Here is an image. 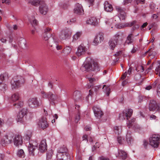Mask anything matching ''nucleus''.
I'll list each match as a JSON object with an SVG mask.
<instances>
[{
    "mask_svg": "<svg viewBox=\"0 0 160 160\" xmlns=\"http://www.w3.org/2000/svg\"><path fill=\"white\" fill-rule=\"evenodd\" d=\"M81 69L82 71L90 70L97 72L99 70L98 67L96 63H92L91 62L88 63H84L81 68Z\"/></svg>",
    "mask_w": 160,
    "mask_h": 160,
    "instance_id": "1",
    "label": "nucleus"
},
{
    "mask_svg": "<svg viewBox=\"0 0 160 160\" xmlns=\"http://www.w3.org/2000/svg\"><path fill=\"white\" fill-rule=\"evenodd\" d=\"M160 142V136L158 135H153L149 138V144L152 147L157 148Z\"/></svg>",
    "mask_w": 160,
    "mask_h": 160,
    "instance_id": "2",
    "label": "nucleus"
},
{
    "mask_svg": "<svg viewBox=\"0 0 160 160\" xmlns=\"http://www.w3.org/2000/svg\"><path fill=\"white\" fill-rule=\"evenodd\" d=\"M19 94L18 93H16L12 94L11 98V99L13 102L18 101V103H14L13 104V106H16L17 108H19L22 106V103L19 101Z\"/></svg>",
    "mask_w": 160,
    "mask_h": 160,
    "instance_id": "3",
    "label": "nucleus"
},
{
    "mask_svg": "<svg viewBox=\"0 0 160 160\" xmlns=\"http://www.w3.org/2000/svg\"><path fill=\"white\" fill-rule=\"evenodd\" d=\"M42 97L44 98H48L51 103H54V102L57 98V96L51 92H49L47 94L45 92H42Z\"/></svg>",
    "mask_w": 160,
    "mask_h": 160,
    "instance_id": "4",
    "label": "nucleus"
},
{
    "mask_svg": "<svg viewBox=\"0 0 160 160\" xmlns=\"http://www.w3.org/2000/svg\"><path fill=\"white\" fill-rule=\"evenodd\" d=\"M28 104L30 108H38L39 106V102L37 99L36 98L29 99L28 101Z\"/></svg>",
    "mask_w": 160,
    "mask_h": 160,
    "instance_id": "5",
    "label": "nucleus"
},
{
    "mask_svg": "<svg viewBox=\"0 0 160 160\" xmlns=\"http://www.w3.org/2000/svg\"><path fill=\"white\" fill-rule=\"evenodd\" d=\"M87 48L83 45H80L78 48L76 52L78 57L84 55L87 52Z\"/></svg>",
    "mask_w": 160,
    "mask_h": 160,
    "instance_id": "6",
    "label": "nucleus"
},
{
    "mask_svg": "<svg viewBox=\"0 0 160 160\" xmlns=\"http://www.w3.org/2000/svg\"><path fill=\"white\" fill-rule=\"evenodd\" d=\"M27 113V109L25 108L22 109L18 114L16 118L17 121L21 123H23L24 121V117Z\"/></svg>",
    "mask_w": 160,
    "mask_h": 160,
    "instance_id": "7",
    "label": "nucleus"
},
{
    "mask_svg": "<svg viewBox=\"0 0 160 160\" xmlns=\"http://www.w3.org/2000/svg\"><path fill=\"white\" fill-rule=\"evenodd\" d=\"M136 22L134 21L131 23L130 24L128 23L120 24L118 26V28L119 29L122 28L127 27H131L134 25L133 27L132 28V30H134L135 29L138 28L139 26L138 24H135Z\"/></svg>",
    "mask_w": 160,
    "mask_h": 160,
    "instance_id": "8",
    "label": "nucleus"
},
{
    "mask_svg": "<svg viewBox=\"0 0 160 160\" xmlns=\"http://www.w3.org/2000/svg\"><path fill=\"white\" fill-rule=\"evenodd\" d=\"M57 43V40L55 34L53 33L51 34V37L49 38L48 42V45L50 47L54 48L56 46Z\"/></svg>",
    "mask_w": 160,
    "mask_h": 160,
    "instance_id": "9",
    "label": "nucleus"
},
{
    "mask_svg": "<svg viewBox=\"0 0 160 160\" xmlns=\"http://www.w3.org/2000/svg\"><path fill=\"white\" fill-rule=\"evenodd\" d=\"M104 37L102 33L98 34L94 38L92 44L94 45H97L103 41Z\"/></svg>",
    "mask_w": 160,
    "mask_h": 160,
    "instance_id": "10",
    "label": "nucleus"
},
{
    "mask_svg": "<svg viewBox=\"0 0 160 160\" xmlns=\"http://www.w3.org/2000/svg\"><path fill=\"white\" fill-rule=\"evenodd\" d=\"M74 13L78 15L84 14V11L82 5L79 3L75 4L74 9Z\"/></svg>",
    "mask_w": 160,
    "mask_h": 160,
    "instance_id": "11",
    "label": "nucleus"
},
{
    "mask_svg": "<svg viewBox=\"0 0 160 160\" xmlns=\"http://www.w3.org/2000/svg\"><path fill=\"white\" fill-rule=\"evenodd\" d=\"M93 110L95 116L97 118L100 119L103 115V112L98 106H94Z\"/></svg>",
    "mask_w": 160,
    "mask_h": 160,
    "instance_id": "12",
    "label": "nucleus"
},
{
    "mask_svg": "<svg viewBox=\"0 0 160 160\" xmlns=\"http://www.w3.org/2000/svg\"><path fill=\"white\" fill-rule=\"evenodd\" d=\"M56 157L58 160H70L68 153H57Z\"/></svg>",
    "mask_w": 160,
    "mask_h": 160,
    "instance_id": "13",
    "label": "nucleus"
},
{
    "mask_svg": "<svg viewBox=\"0 0 160 160\" xmlns=\"http://www.w3.org/2000/svg\"><path fill=\"white\" fill-rule=\"evenodd\" d=\"M39 11L40 13L43 15H45L48 11L47 6L43 1L41 2L39 7Z\"/></svg>",
    "mask_w": 160,
    "mask_h": 160,
    "instance_id": "14",
    "label": "nucleus"
},
{
    "mask_svg": "<svg viewBox=\"0 0 160 160\" xmlns=\"http://www.w3.org/2000/svg\"><path fill=\"white\" fill-rule=\"evenodd\" d=\"M115 9L119 13V17L120 19L124 20L126 17V14L124 12V9L120 7L117 6Z\"/></svg>",
    "mask_w": 160,
    "mask_h": 160,
    "instance_id": "15",
    "label": "nucleus"
},
{
    "mask_svg": "<svg viewBox=\"0 0 160 160\" xmlns=\"http://www.w3.org/2000/svg\"><path fill=\"white\" fill-rule=\"evenodd\" d=\"M38 126L43 129L48 126V124L46 121V118H42L38 122Z\"/></svg>",
    "mask_w": 160,
    "mask_h": 160,
    "instance_id": "16",
    "label": "nucleus"
},
{
    "mask_svg": "<svg viewBox=\"0 0 160 160\" xmlns=\"http://www.w3.org/2000/svg\"><path fill=\"white\" fill-rule=\"evenodd\" d=\"M149 108L150 111H154L156 110H158L159 108L156 101L154 100H152L150 102Z\"/></svg>",
    "mask_w": 160,
    "mask_h": 160,
    "instance_id": "17",
    "label": "nucleus"
},
{
    "mask_svg": "<svg viewBox=\"0 0 160 160\" xmlns=\"http://www.w3.org/2000/svg\"><path fill=\"white\" fill-rule=\"evenodd\" d=\"M14 143L16 146L21 145L22 143V138L21 136L17 135L14 138Z\"/></svg>",
    "mask_w": 160,
    "mask_h": 160,
    "instance_id": "18",
    "label": "nucleus"
},
{
    "mask_svg": "<svg viewBox=\"0 0 160 160\" xmlns=\"http://www.w3.org/2000/svg\"><path fill=\"white\" fill-rule=\"evenodd\" d=\"M47 145L46 140H42L39 146V151L41 152H43L47 150Z\"/></svg>",
    "mask_w": 160,
    "mask_h": 160,
    "instance_id": "19",
    "label": "nucleus"
},
{
    "mask_svg": "<svg viewBox=\"0 0 160 160\" xmlns=\"http://www.w3.org/2000/svg\"><path fill=\"white\" fill-rule=\"evenodd\" d=\"M116 156L117 157L123 160L126 159L127 157L126 153L122 150H118V153H116Z\"/></svg>",
    "mask_w": 160,
    "mask_h": 160,
    "instance_id": "20",
    "label": "nucleus"
},
{
    "mask_svg": "<svg viewBox=\"0 0 160 160\" xmlns=\"http://www.w3.org/2000/svg\"><path fill=\"white\" fill-rule=\"evenodd\" d=\"M133 112L132 110L131 109H128L125 110L123 112V116L124 119L127 118L128 120L132 116Z\"/></svg>",
    "mask_w": 160,
    "mask_h": 160,
    "instance_id": "21",
    "label": "nucleus"
},
{
    "mask_svg": "<svg viewBox=\"0 0 160 160\" xmlns=\"http://www.w3.org/2000/svg\"><path fill=\"white\" fill-rule=\"evenodd\" d=\"M98 22L97 19L95 17H91L87 20V23L88 24L93 25H97L98 24Z\"/></svg>",
    "mask_w": 160,
    "mask_h": 160,
    "instance_id": "22",
    "label": "nucleus"
},
{
    "mask_svg": "<svg viewBox=\"0 0 160 160\" xmlns=\"http://www.w3.org/2000/svg\"><path fill=\"white\" fill-rule=\"evenodd\" d=\"M104 9L106 11L110 12L113 10V7L111 4L106 1L104 4Z\"/></svg>",
    "mask_w": 160,
    "mask_h": 160,
    "instance_id": "23",
    "label": "nucleus"
},
{
    "mask_svg": "<svg viewBox=\"0 0 160 160\" xmlns=\"http://www.w3.org/2000/svg\"><path fill=\"white\" fill-rule=\"evenodd\" d=\"M118 39H112L110 40L109 42V46L110 48L113 50L114 48L116 46L117 44Z\"/></svg>",
    "mask_w": 160,
    "mask_h": 160,
    "instance_id": "24",
    "label": "nucleus"
},
{
    "mask_svg": "<svg viewBox=\"0 0 160 160\" xmlns=\"http://www.w3.org/2000/svg\"><path fill=\"white\" fill-rule=\"evenodd\" d=\"M11 83L12 88L13 89L18 88L21 85V83L19 81H15L12 80Z\"/></svg>",
    "mask_w": 160,
    "mask_h": 160,
    "instance_id": "25",
    "label": "nucleus"
},
{
    "mask_svg": "<svg viewBox=\"0 0 160 160\" xmlns=\"http://www.w3.org/2000/svg\"><path fill=\"white\" fill-rule=\"evenodd\" d=\"M68 153L67 148L64 145L59 148L58 151L57 153Z\"/></svg>",
    "mask_w": 160,
    "mask_h": 160,
    "instance_id": "26",
    "label": "nucleus"
},
{
    "mask_svg": "<svg viewBox=\"0 0 160 160\" xmlns=\"http://www.w3.org/2000/svg\"><path fill=\"white\" fill-rule=\"evenodd\" d=\"M134 41L133 39V35L132 34H130L127 37V39L126 41L125 44H131Z\"/></svg>",
    "mask_w": 160,
    "mask_h": 160,
    "instance_id": "27",
    "label": "nucleus"
},
{
    "mask_svg": "<svg viewBox=\"0 0 160 160\" xmlns=\"http://www.w3.org/2000/svg\"><path fill=\"white\" fill-rule=\"evenodd\" d=\"M81 94L78 91H75L74 92L73 95V98L76 101L79 100L81 98Z\"/></svg>",
    "mask_w": 160,
    "mask_h": 160,
    "instance_id": "28",
    "label": "nucleus"
},
{
    "mask_svg": "<svg viewBox=\"0 0 160 160\" xmlns=\"http://www.w3.org/2000/svg\"><path fill=\"white\" fill-rule=\"evenodd\" d=\"M43 1V0H31L29 2L32 5L34 6H37L38 5L40 6L41 3V2Z\"/></svg>",
    "mask_w": 160,
    "mask_h": 160,
    "instance_id": "29",
    "label": "nucleus"
},
{
    "mask_svg": "<svg viewBox=\"0 0 160 160\" xmlns=\"http://www.w3.org/2000/svg\"><path fill=\"white\" fill-rule=\"evenodd\" d=\"M36 147L31 144H30L28 146V149L29 154L32 156L34 155V151L36 149Z\"/></svg>",
    "mask_w": 160,
    "mask_h": 160,
    "instance_id": "30",
    "label": "nucleus"
},
{
    "mask_svg": "<svg viewBox=\"0 0 160 160\" xmlns=\"http://www.w3.org/2000/svg\"><path fill=\"white\" fill-rule=\"evenodd\" d=\"M63 33L68 38L71 34V30L69 28H66L62 30Z\"/></svg>",
    "mask_w": 160,
    "mask_h": 160,
    "instance_id": "31",
    "label": "nucleus"
},
{
    "mask_svg": "<svg viewBox=\"0 0 160 160\" xmlns=\"http://www.w3.org/2000/svg\"><path fill=\"white\" fill-rule=\"evenodd\" d=\"M26 44V40L22 38H20L19 39L18 45L21 47L25 46Z\"/></svg>",
    "mask_w": 160,
    "mask_h": 160,
    "instance_id": "32",
    "label": "nucleus"
},
{
    "mask_svg": "<svg viewBox=\"0 0 160 160\" xmlns=\"http://www.w3.org/2000/svg\"><path fill=\"white\" fill-rule=\"evenodd\" d=\"M126 140L128 144H131L133 142V139L129 133L128 132L126 135Z\"/></svg>",
    "mask_w": 160,
    "mask_h": 160,
    "instance_id": "33",
    "label": "nucleus"
},
{
    "mask_svg": "<svg viewBox=\"0 0 160 160\" xmlns=\"http://www.w3.org/2000/svg\"><path fill=\"white\" fill-rule=\"evenodd\" d=\"M7 137L6 141L7 142V144H11L12 143L14 140L13 137L12 135H9L6 136Z\"/></svg>",
    "mask_w": 160,
    "mask_h": 160,
    "instance_id": "34",
    "label": "nucleus"
},
{
    "mask_svg": "<svg viewBox=\"0 0 160 160\" xmlns=\"http://www.w3.org/2000/svg\"><path fill=\"white\" fill-rule=\"evenodd\" d=\"M102 89L103 91L106 93L107 96H108L109 95L110 91V89L108 86H106V85L103 86Z\"/></svg>",
    "mask_w": 160,
    "mask_h": 160,
    "instance_id": "35",
    "label": "nucleus"
},
{
    "mask_svg": "<svg viewBox=\"0 0 160 160\" xmlns=\"http://www.w3.org/2000/svg\"><path fill=\"white\" fill-rule=\"evenodd\" d=\"M82 34V32L81 31L78 32L73 36V40H76L79 39Z\"/></svg>",
    "mask_w": 160,
    "mask_h": 160,
    "instance_id": "36",
    "label": "nucleus"
},
{
    "mask_svg": "<svg viewBox=\"0 0 160 160\" xmlns=\"http://www.w3.org/2000/svg\"><path fill=\"white\" fill-rule=\"evenodd\" d=\"M6 139L7 137L6 136L3 137L1 139L0 142V144L2 146L5 147L8 145Z\"/></svg>",
    "mask_w": 160,
    "mask_h": 160,
    "instance_id": "37",
    "label": "nucleus"
},
{
    "mask_svg": "<svg viewBox=\"0 0 160 160\" xmlns=\"http://www.w3.org/2000/svg\"><path fill=\"white\" fill-rule=\"evenodd\" d=\"M114 132L117 134H119L121 132V126H115L114 128Z\"/></svg>",
    "mask_w": 160,
    "mask_h": 160,
    "instance_id": "38",
    "label": "nucleus"
},
{
    "mask_svg": "<svg viewBox=\"0 0 160 160\" xmlns=\"http://www.w3.org/2000/svg\"><path fill=\"white\" fill-rule=\"evenodd\" d=\"M17 155L20 158H24L25 156V154L24 151L22 149L18 150Z\"/></svg>",
    "mask_w": 160,
    "mask_h": 160,
    "instance_id": "39",
    "label": "nucleus"
},
{
    "mask_svg": "<svg viewBox=\"0 0 160 160\" xmlns=\"http://www.w3.org/2000/svg\"><path fill=\"white\" fill-rule=\"evenodd\" d=\"M71 51V48L69 47H67L65 48L63 52L66 55H68L70 53Z\"/></svg>",
    "mask_w": 160,
    "mask_h": 160,
    "instance_id": "40",
    "label": "nucleus"
},
{
    "mask_svg": "<svg viewBox=\"0 0 160 160\" xmlns=\"http://www.w3.org/2000/svg\"><path fill=\"white\" fill-rule=\"evenodd\" d=\"M113 20L112 19H107L105 20V23L107 25L111 27V28H113L112 23Z\"/></svg>",
    "mask_w": 160,
    "mask_h": 160,
    "instance_id": "41",
    "label": "nucleus"
},
{
    "mask_svg": "<svg viewBox=\"0 0 160 160\" xmlns=\"http://www.w3.org/2000/svg\"><path fill=\"white\" fill-rule=\"evenodd\" d=\"M135 121V118H132L131 120H128L127 122V125L129 128L131 127L134 124V122Z\"/></svg>",
    "mask_w": 160,
    "mask_h": 160,
    "instance_id": "42",
    "label": "nucleus"
},
{
    "mask_svg": "<svg viewBox=\"0 0 160 160\" xmlns=\"http://www.w3.org/2000/svg\"><path fill=\"white\" fill-rule=\"evenodd\" d=\"M53 153V151L52 150L48 152L47 154V160H49L51 159Z\"/></svg>",
    "mask_w": 160,
    "mask_h": 160,
    "instance_id": "43",
    "label": "nucleus"
},
{
    "mask_svg": "<svg viewBox=\"0 0 160 160\" xmlns=\"http://www.w3.org/2000/svg\"><path fill=\"white\" fill-rule=\"evenodd\" d=\"M7 76V75L6 74H3L0 75V84L5 79Z\"/></svg>",
    "mask_w": 160,
    "mask_h": 160,
    "instance_id": "44",
    "label": "nucleus"
},
{
    "mask_svg": "<svg viewBox=\"0 0 160 160\" xmlns=\"http://www.w3.org/2000/svg\"><path fill=\"white\" fill-rule=\"evenodd\" d=\"M99 87L98 86H94V87H92L91 89L89 90V94L88 96V97H89V95H91L92 94V92L93 91H96L97 90L99 89Z\"/></svg>",
    "mask_w": 160,
    "mask_h": 160,
    "instance_id": "45",
    "label": "nucleus"
},
{
    "mask_svg": "<svg viewBox=\"0 0 160 160\" xmlns=\"http://www.w3.org/2000/svg\"><path fill=\"white\" fill-rule=\"evenodd\" d=\"M8 87L6 84L3 83L0 84V89L2 91H4L7 89Z\"/></svg>",
    "mask_w": 160,
    "mask_h": 160,
    "instance_id": "46",
    "label": "nucleus"
},
{
    "mask_svg": "<svg viewBox=\"0 0 160 160\" xmlns=\"http://www.w3.org/2000/svg\"><path fill=\"white\" fill-rule=\"evenodd\" d=\"M136 70L138 72H143L144 71V69L142 66L139 65L136 68Z\"/></svg>",
    "mask_w": 160,
    "mask_h": 160,
    "instance_id": "47",
    "label": "nucleus"
},
{
    "mask_svg": "<svg viewBox=\"0 0 160 160\" xmlns=\"http://www.w3.org/2000/svg\"><path fill=\"white\" fill-rule=\"evenodd\" d=\"M30 22L33 25H36L38 23L37 21L34 18H33L32 19H30Z\"/></svg>",
    "mask_w": 160,
    "mask_h": 160,
    "instance_id": "48",
    "label": "nucleus"
},
{
    "mask_svg": "<svg viewBox=\"0 0 160 160\" xmlns=\"http://www.w3.org/2000/svg\"><path fill=\"white\" fill-rule=\"evenodd\" d=\"M60 38L62 40L66 39L68 38L63 33V32L62 31L61 34L59 36Z\"/></svg>",
    "mask_w": 160,
    "mask_h": 160,
    "instance_id": "49",
    "label": "nucleus"
},
{
    "mask_svg": "<svg viewBox=\"0 0 160 160\" xmlns=\"http://www.w3.org/2000/svg\"><path fill=\"white\" fill-rule=\"evenodd\" d=\"M150 8L152 11H153L155 10V4L153 3H151L150 5Z\"/></svg>",
    "mask_w": 160,
    "mask_h": 160,
    "instance_id": "50",
    "label": "nucleus"
},
{
    "mask_svg": "<svg viewBox=\"0 0 160 160\" xmlns=\"http://www.w3.org/2000/svg\"><path fill=\"white\" fill-rule=\"evenodd\" d=\"M80 119V114L79 112H78L77 115L75 118V122L77 123Z\"/></svg>",
    "mask_w": 160,
    "mask_h": 160,
    "instance_id": "51",
    "label": "nucleus"
},
{
    "mask_svg": "<svg viewBox=\"0 0 160 160\" xmlns=\"http://www.w3.org/2000/svg\"><path fill=\"white\" fill-rule=\"evenodd\" d=\"M132 1V0H123V4L124 5H127L130 3Z\"/></svg>",
    "mask_w": 160,
    "mask_h": 160,
    "instance_id": "52",
    "label": "nucleus"
},
{
    "mask_svg": "<svg viewBox=\"0 0 160 160\" xmlns=\"http://www.w3.org/2000/svg\"><path fill=\"white\" fill-rule=\"evenodd\" d=\"M133 128L135 130H140L141 128V127L138 124H135L134 125Z\"/></svg>",
    "mask_w": 160,
    "mask_h": 160,
    "instance_id": "53",
    "label": "nucleus"
},
{
    "mask_svg": "<svg viewBox=\"0 0 160 160\" xmlns=\"http://www.w3.org/2000/svg\"><path fill=\"white\" fill-rule=\"evenodd\" d=\"M155 71L157 72L156 74H158V75L160 76V66H158L155 69Z\"/></svg>",
    "mask_w": 160,
    "mask_h": 160,
    "instance_id": "54",
    "label": "nucleus"
},
{
    "mask_svg": "<svg viewBox=\"0 0 160 160\" xmlns=\"http://www.w3.org/2000/svg\"><path fill=\"white\" fill-rule=\"evenodd\" d=\"M136 3L138 4L139 3H141V4H143L144 3V0H136Z\"/></svg>",
    "mask_w": 160,
    "mask_h": 160,
    "instance_id": "55",
    "label": "nucleus"
},
{
    "mask_svg": "<svg viewBox=\"0 0 160 160\" xmlns=\"http://www.w3.org/2000/svg\"><path fill=\"white\" fill-rule=\"evenodd\" d=\"M2 2L3 3H5L7 4H8L10 3V0H2Z\"/></svg>",
    "mask_w": 160,
    "mask_h": 160,
    "instance_id": "56",
    "label": "nucleus"
},
{
    "mask_svg": "<svg viewBox=\"0 0 160 160\" xmlns=\"http://www.w3.org/2000/svg\"><path fill=\"white\" fill-rule=\"evenodd\" d=\"M54 47H56L57 49L58 50H61L62 49V47L61 45H59L57 44V43L56 44V46H54Z\"/></svg>",
    "mask_w": 160,
    "mask_h": 160,
    "instance_id": "57",
    "label": "nucleus"
},
{
    "mask_svg": "<svg viewBox=\"0 0 160 160\" xmlns=\"http://www.w3.org/2000/svg\"><path fill=\"white\" fill-rule=\"evenodd\" d=\"M85 1L90 4L92 5L93 4L94 0H85Z\"/></svg>",
    "mask_w": 160,
    "mask_h": 160,
    "instance_id": "58",
    "label": "nucleus"
},
{
    "mask_svg": "<svg viewBox=\"0 0 160 160\" xmlns=\"http://www.w3.org/2000/svg\"><path fill=\"white\" fill-rule=\"evenodd\" d=\"M51 28H45L44 29V32L45 33H47L48 32L51 31Z\"/></svg>",
    "mask_w": 160,
    "mask_h": 160,
    "instance_id": "59",
    "label": "nucleus"
},
{
    "mask_svg": "<svg viewBox=\"0 0 160 160\" xmlns=\"http://www.w3.org/2000/svg\"><path fill=\"white\" fill-rule=\"evenodd\" d=\"M157 92L158 95H160V83L158 84Z\"/></svg>",
    "mask_w": 160,
    "mask_h": 160,
    "instance_id": "60",
    "label": "nucleus"
},
{
    "mask_svg": "<svg viewBox=\"0 0 160 160\" xmlns=\"http://www.w3.org/2000/svg\"><path fill=\"white\" fill-rule=\"evenodd\" d=\"M127 72H125V73H124V74H123V75L121 77V79H124L126 76H127Z\"/></svg>",
    "mask_w": 160,
    "mask_h": 160,
    "instance_id": "61",
    "label": "nucleus"
},
{
    "mask_svg": "<svg viewBox=\"0 0 160 160\" xmlns=\"http://www.w3.org/2000/svg\"><path fill=\"white\" fill-rule=\"evenodd\" d=\"M88 79L90 83H92L96 81L95 79L94 78H88Z\"/></svg>",
    "mask_w": 160,
    "mask_h": 160,
    "instance_id": "62",
    "label": "nucleus"
},
{
    "mask_svg": "<svg viewBox=\"0 0 160 160\" xmlns=\"http://www.w3.org/2000/svg\"><path fill=\"white\" fill-rule=\"evenodd\" d=\"M141 78V75H140L137 74L135 76V78L136 80H138Z\"/></svg>",
    "mask_w": 160,
    "mask_h": 160,
    "instance_id": "63",
    "label": "nucleus"
},
{
    "mask_svg": "<svg viewBox=\"0 0 160 160\" xmlns=\"http://www.w3.org/2000/svg\"><path fill=\"white\" fill-rule=\"evenodd\" d=\"M148 145V142L146 140L143 141V145L145 148H147V146Z\"/></svg>",
    "mask_w": 160,
    "mask_h": 160,
    "instance_id": "64",
    "label": "nucleus"
}]
</instances>
